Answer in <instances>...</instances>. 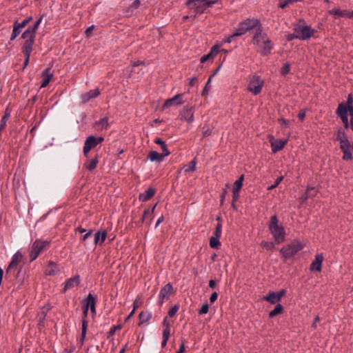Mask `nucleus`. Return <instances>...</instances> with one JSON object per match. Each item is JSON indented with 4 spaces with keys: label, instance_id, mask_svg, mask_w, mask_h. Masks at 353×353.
<instances>
[{
    "label": "nucleus",
    "instance_id": "nucleus-1",
    "mask_svg": "<svg viewBox=\"0 0 353 353\" xmlns=\"http://www.w3.org/2000/svg\"><path fill=\"white\" fill-rule=\"evenodd\" d=\"M42 20L43 16H41L32 26H29L21 34V38L24 40L21 48L22 52L25 55L23 68H26L28 65L30 57L33 49L37 31Z\"/></svg>",
    "mask_w": 353,
    "mask_h": 353
},
{
    "label": "nucleus",
    "instance_id": "nucleus-2",
    "mask_svg": "<svg viewBox=\"0 0 353 353\" xmlns=\"http://www.w3.org/2000/svg\"><path fill=\"white\" fill-rule=\"evenodd\" d=\"M252 43L257 48V51L263 55H267L270 53L273 45L270 39L268 37L266 33L263 32L259 26L255 30L252 38Z\"/></svg>",
    "mask_w": 353,
    "mask_h": 353
},
{
    "label": "nucleus",
    "instance_id": "nucleus-3",
    "mask_svg": "<svg viewBox=\"0 0 353 353\" xmlns=\"http://www.w3.org/2000/svg\"><path fill=\"white\" fill-rule=\"evenodd\" d=\"M89 308L90 309L92 313L96 312V298L90 293L88 294V295L83 301V319L82 321L81 336L80 339L81 345H83L84 340L85 339L88 325V321L86 320V317L88 316Z\"/></svg>",
    "mask_w": 353,
    "mask_h": 353
},
{
    "label": "nucleus",
    "instance_id": "nucleus-4",
    "mask_svg": "<svg viewBox=\"0 0 353 353\" xmlns=\"http://www.w3.org/2000/svg\"><path fill=\"white\" fill-rule=\"evenodd\" d=\"M268 228L277 243H281L285 241V229L282 225H279V220L276 215L270 217Z\"/></svg>",
    "mask_w": 353,
    "mask_h": 353
},
{
    "label": "nucleus",
    "instance_id": "nucleus-5",
    "mask_svg": "<svg viewBox=\"0 0 353 353\" xmlns=\"http://www.w3.org/2000/svg\"><path fill=\"white\" fill-rule=\"evenodd\" d=\"M260 26V21L256 19H247L239 23L234 30V35L238 37L245 34L248 31L258 28Z\"/></svg>",
    "mask_w": 353,
    "mask_h": 353
},
{
    "label": "nucleus",
    "instance_id": "nucleus-6",
    "mask_svg": "<svg viewBox=\"0 0 353 353\" xmlns=\"http://www.w3.org/2000/svg\"><path fill=\"white\" fill-rule=\"evenodd\" d=\"M154 142L158 145H163V152L159 153L157 151H151L148 154V159L151 161L160 163L163 161L164 158L170 154V152L167 148L165 141L160 138H156Z\"/></svg>",
    "mask_w": 353,
    "mask_h": 353
},
{
    "label": "nucleus",
    "instance_id": "nucleus-7",
    "mask_svg": "<svg viewBox=\"0 0 353 353\" xmlns=\"http://www.w3.org/2000/svg\"><path fill=\"white\" fill-rule=\"evenodd\" d=\"M50 241L47 240L36 239L32 244L31 250L29 254L31 261L35 260L40 253L46 248L49 247Z\"/></svg>",
    "mask_w": 353,
    "mask_h": 353
},
{
    "label": "nucleus",
    "instance_id": "nucleus-8",
    "mask_svg": "<svg viewBox=\"0 0 353 353\" xmlns=\"http://www.w3.org/2000/svg\"><path fill=\"white\" fill-rule=\"evenodd\" d=\"M263 83V80L259 75L253 74L249 77L247 89L254 95H257L261 93Z\"/></svg>",
    "mask_w": 353,
    "mask_h": 353
},
{
    "label": "nucleus",
    "instance_id": "nucleus-9",
    "mask_svg": "<svg viewBox=\"0 0 353 353\" xmlns=\"http://www.w3.org/2000/svg\"><path fill=\"white\" fill-rule=\"evenodd\" d=\"M303 245L299 241H294L290 244L283 246L280 252L285 259H289L295 255L298 252L302 250Z\"/></svg>",
    "mask_w": 353,
    "mask_h": 353
},
{
    "label": "nucleus",
    "instance_id": "nucleus-10",
    "mask_svg": "<svg viewBox=\"0 0 353 353\" xmlns=\"http://www.w3.org/2000/svg\"><path fill=\"white\" fill-rule=\"evenodd\" d=\"M348 112H350L351 118H353V105L351 107H345L343 103L339 105L336 113L341 119L345 128H349Z\"/></svg>",
    "mask_w": 353,
    "mask_h": 353
},
{
    "label": "nucleus",
    "instance_id": "nucleus-11",
    "mask_svg": "<svg viewBox=\"0 0 353 353\" xmlns=\"http://www.w3.org/2000/svg\"><path fill=\"white\" fill-rule=\"evenodd\" d=\"M294 32L297 33L298 39L300 40H307L310 39L316 32L310 26L307 25H297L294 29Z\"/></svg>",
    "mask_w": 353,
    "mask_h": 353
},
{
    "label": "nucleus",
    "instance_id": "nucleus-12",
    "mask_svg": "<svg viewBox=\"0 0 353 353\" xmlns=\"http://www.w3.org/2000/svg\"><path fill=\"white\" fill-rule=\"evenodd\" d=\"M104 140L102 137L89 136L85 141L84 146L83 148V154L87 156L89 152L98 144L101 143Z\"/></svg>",
    "mask_w": 353,
    "mask_h": 353
},
{
    "label": "nucleus",
    "instance_id": "nucleus-13",
    "mask_svg": "<svg viewBox=\"0 0 353 353\" xmlns=\"http://www.w3.org/2000/svg\"><path fill=\"white\" fill-rule=\"evenodd\" d=\"M214 3V1H210L208 0H188L186 4L191 8H194L197 12H201Z\"/></svg>",
    "mask_w": 353,
    "mask_h": 353
},
{
    "label": "nucleus",
    "instance_id": "nucleus-14",
    "mask_svg": "<svg viewBox=\"0 0 353 353\" xmlns=\"http://www.w3.org/2000/svg\"><path fill=\"white\" fill-rule=\"evenodd\" d=\"M174 289L171 283H168L161 288L159 294L158 303L159 305H162L165 300H168L170 295L173 293Z\"/></svg>",
    "mask_w": 353,
    "mask_h": 353
},
{
    "label": "nucleus",
    "instance_id": "nucleus-15",
    "mask_svg": "<svg viewBox=\"0 0 353 353\" xmlns=\"http://www.w3.org/2000/svg\"><path fill=\"white\" fill-rule=\"evenodd\" d=\"M285 290H282L279 292H271L268 295L263 297V299L270 302L272 304H274L281 301V298L285 295Z\"/></svg>",
    "mask_w": 353,
    "mask_h": 353
},
{
    "label": "nucleus",
    "instance_id": "nucleus-16",
    "mask_svg": "<svg viewBox=\"0 0 353 353\" xmlns=\"http://www.w3.org/2000/svg\"><path fill=\"white\" fill-rule=\"evenodd\" d=\"M340 148L343 152V159L347 161L352 159L351 144L348 140L340 143Z\"/></svg>",
    "mask_w": 353,
    "mask_h": 353
},
{
    "label": "nucleus",
    "instance_id": "nucleus-17",
    "mask_svg": "<svg viewBox=\"0 0 353 353\" xmlns=\"http://www.w3.org/2000/svg\"><path fill=\"white\" fill-rule=\"evenodd\" d=\"M270 142L273 152L282 150L288 143V139H274L272 136L270 137Z\"/></svg>",
    "mask_w": 353,
    "mask_h": 353
},
{
    "label": "nucleus",
    "instance_id": "nucleus-18",
    "mask_svg": "<svg viewBox=\"0 0 353 353\" xmlns=\"http://www.w3.org/2000/svg\"><path fill=\"white\" fill-rule=\"evenodd\" d=\"M80 283V276L76 275L66 280L63 283V292H65L68 290L77 286Z\"/></svg>",
    "mask_w": 353,
    "mask_h": 353
},
{
    "label": "nucleus",
    "instance_id": "nucleus-19",
    "mask_svg": "<svg viewBox=\"0 0 353 353\" xmlns=\"http://www.w3.org/2000/svg\"><path fill=\"white\" fill-rule=\"evenodd\" d=\"M21 259L22 254H20L19 252L15 253L8 267V269L6 270V274H11L12 271L17 268V265L21 261Z\"/></svg>",
    "mask_w": 353,
    "mask_h": 353
},
{
    "label": "nucleus",
    "instance_id": "nucleus-20",
    "mask_svg": "<svg viewBox=\"0 0 353 353\" xmlns=\"http://www.w3.org/2000/svg\"><path fill=\"white\" fill-rule=\"evenodd\" d=\"M183 103L182 101V94H176L172 98L168 99L164 103L163 108H168L171 106L181 105Z\"/></svg>",
    "mask_w": 353,
    "mask_h": 353
},
{
    "label": "nucleus",
    "instance_id": "nucleus-21",
    "mask_svg": "<svg viewBox=\"0 0 353 353\" xmlns=\"http://www.w3.org/2000/svg\"><path fill=\"white\" fill-rule=\"evenodd\" d=\"M100 94V91L98 88L91 90L81 95V99L83 103H85L92 99L97 97Z\"/></svg>",
    "mask_w": 353,
    "mask_h": 353
},
{
    "label": "nucleus",
    "instance_id": "nucleus-22",
    "mask_svg": "<svg viewBox=\"0 0 353 353\" xmlns=\"http://www.w3.org/2000/svg\"><path fill=\"white\" fill-rule=\"evenodd\" d=\"M243 179L244 178H239L233 184L232 197H234V201H236L240 196L239 191L243 186Z\"/></svg>",
    "mask_w": 353,
    "mask_h": 353
},
{
    "label": "nucleus",
    "instance_id": "nucleus-23",
    "mask_svg": "<svg viewBox=\"0 0 353 353\" xmlns=\"http://www.w3.org/2000/svg\"><path fill=\"white\" fill-rule=\"evenodd\" d=\"M323 260V256L322 254H316L314 261L311 263L310 270L312 271L321 272Z\"/></svg>",
    "mask_w": 353,
    "mask_h": 353
},
{
    "label": "nucleus",
    "instance_id": "nucleus-24",
    "mask_svg": "<svg viewBox=\"0 0 353 353\" xmlns=\"http://www.w3.org/2000/svg\"><path fill=\"white\" fill-rule=\"evenodd\" d=\"M329 13L334 17V18L345 17L351 18V12L347 10H340L339 8L333 9L329 11Z\"/></svg>",
    "mask_w": 353,
    "mask_h": 353
},
{
    "label": "nucleus",
    "instance_id": "nucleus-25",
    "mask_svg": "<svg viewBox=\"0 0 353 353\" xmlns=\"http://www.w3.org/2000/svg\"><path fill=\"white\" fill-rule=\"evenodd\" d=\"M182 119L185 120L188 123H192L194 121V114L191 108L185 107L181 112Z\"/></svg>",
    "mask_w": 353,
    "mask_h": 353
},
{
    "label": "nucleus",
    "instance_id": "nucleus-26",
    "mask_svg": "<svg viewBox=\"0 0 353 353\" xmlns=\"http://www.w3.org/2000/svg\"><path fill=\"white\" fill-rule=\"evenodd\" d=\"M41 77H42L43 81L41 84V88H45L48 85V83L52 79L53 74H52V73L50 72V68H46L42 72Z\"/></svg>",
    "mask_w": 353,
    "mask_h": 353
},
{
    "label": "nucleus",
    "instance_id": "nucleus-27",
    "mask_svg": "<svg viewBox=\"0 0 353 353\" xmlns=\"http://www.w3.org/2000/svg\"><path fill=\"white\" fill-rule=\"evenodd\" d=\"M155 190L153 188H149L144 192L139 194V199L141 201H146L150 199L154 194Z\"/></svg>",
    "mask_w": 353,
    "mask_h": 353
},
{
    "label": "nucleus",
    "instance_id": "nucleus-28",
    "mask_svg": "<svg viewBox=\"0 0 353 353\" xmlns=\"http://www.w3.org/2000/svg\"><path fill=\"white\" fill-rule=\"evenodd\" d=\"M219 52V47L217 46H214L211 50H210V52L203 56L200 61H201V63H205L207 61L212 59L214 56H216Z\"/></svg>",
    "mask_w": 353,
    "mask_h": 353
},
{
    "label": "nucleus",
    "instance_id": "nucleus-29",
    "mask_svg": "<svg viewBox=\"0 0 353 353\" xmlns=\"http://www.w3.org/2000/svg\"><path fill=\"white\" fill-rule=\"evenodd\" d=\"M106 236L107 232L105 230L98 231L94 234V244H102L105 241Z\"/></svg>",
    "mask_w": 353,
    "mask_h": 353
},
{
    "label": "nucleus",
    "instance_id": "nucleus-30",
    "mask_svg": "<svg viewBox=\"0 0 353 353\" xmlns=\"http://www.w3.org/2000/svg\"><path fill=\"white\" fill-rule=\"evenodd\" d=\"M195 167H196V161H195V159H193L189 163L185 165L182 168L181 173L183 174H188L191 172H192L195 170Z\"/></svg>",
    "mask_w": 353,
    "mask_h": 353
},
{
    "label": "nucleus",
    "instance_id": "nucleus-31",
    "mask_svg": "<svg viewBox=\"0 0 353 353\" xmlns=\"http://www.w3.org/2000/svg\"><path fill=\"white\" fill-rule=\"evenodd\" d=\"M98 161V158L96 157L93 159L88 160L85 163L84 167L88 170H92L97 167Z\"/></svg>",
    "mask_w": 353,
    "mask_h": 353
},
{
    "label": "nucleus",
    "instance_id": "nucleus-32",
    "mask_svg": "<svg viewBox=\"0 0 353 353\" xmlns=\"http://www.w3.org/2000/svg\"><path fill=\"white\" fill-rule=\"evenodd\" d=\"M10 117V112L8 108H6L5 110L4 115L1 118L0 123V132L5 128L6 125V123Z\"/></svg>",
    "mask_w": 353,
    "mask_h": 353
},
{
    "label": "nucleus",
    "instance_id": "nucleus-33",
    "mask_svg": "<svg viewBox=\"0 0 353 353\" xmlns=\"http://www.w3.org/2000/svg\"><path fill=\"white\" fill-rule=\"evenodd\" d=\"M152 317V314L148 312H141L139 315V325L148 322Z\"/></svg>",
    "mask_w": 353,
    "mask_h": 353
},
{
    "label": "nucleus",
    "instance_id": "nucleus-34",
    "mask_svg": "<svg viewBox=\"0 0 353 353\" xmlns=\"http://www.w3.org/2000/svg\"><path fill=\"white\" fill-rule=\"evenodd\" d=\"M283 311V307L281 304L280 303H278L275 307L274 308V310H272L270 314H269V316L270 318H273L274 316H276V315L279 314H281Z\"/></svg>",
    "mask_w": 353,
    "mask_h": 353
},
{
    "label": "nucleus",
    "instance_id": "nucleus-35",
    "mask_svg": "<svg viewBox=\"0 0 353 353\" xmlns=\"http://www.w3.org/2000/svg\"><path fill=\"white\" fill-rule=\"evenodd\" d=\"M57 272L56 263L53 261H49L48 268L46 270V274L49 276L54 275Z\"/></svg>",
    "mask_w": 353,
    "mask_h": 353
},
{
    "label": "nucleus",
    "instance_id": "nucleus-36",
    "mask_svg": "<svg viewBox=\"0 0 353 353\" xmlns=\"http://www.w3.org/2000/svg\"><path fill=\"white\" fill-rule=\"evenodd\" d=\"M95 125L99 127V129H106L108 127V119L107 117H103L99 121L95 123Z\"/></svg>",
    "mask_w": 353,
    "mask_h": 353
},
{
    "label": "nucleus",
    "instance_id": "nucleus-37",
    "mask_svg": "<svg viewBox=\"0 0 353 353\" xmlns=\"http://www.w3.org/2000/svg\"><path fill=\"white\" fill-rule=\"evenodd\" d=\"M155 207H156V205L151 210L148 208L144 210L143 214L141 217V223L146 221L148 217L152 216V214H153V212L154 211Z\"/></svg>",
    "mask_w": 353,
    "mask_h": 353
},
{
    "label": "nucleus",
    "instance_id": "nucleus-38",
    "mask_svg": "<svg viewBox=\"0 0 353 353\" xmlns=\"http://www.w3.org/2000/svg\"><path fill=\"white\" fill-rule=\"evenodd\" d=\"M336 139L340 141V143L343 142V141L348 140L347 137L343 129L339 128L337 131Z\"/></svg>",
    "mask_w": 353,
    "mask_h": 353
},
{
    "label": "nucleus",
    "instance_id": "nucleus-39",
    "mask_svg": "<svg viewBox=\"0 0 353 353\" xmlns=\"http://www.w3.org/2000/svg\"><path fill=\"white\" fill-rule=\"evenodd\" d=\"M221 245V242L219 241V238H216L214 236H211L210 239V246L212 248L217 249Z\"/></svg>",
    "mask_w": 353,
    "mask_h": 353
},
{
    "label": "nucleus",
    "instance_id": "nucleus-40",
    "mask_svg": "<svg viewBox=\"0 0 353 353\" xmlns=\"http://www.w3.org/2000/svg\"><path fill=\"white\" fill-rule=\"evenodd\" d=\"M317 190L314 187H307V191L305 192V195L304 196V199H307L309 197L314 196L316 194Z\"/></svg>",
    "mask_w": 353,
    "mask_h": 353
},
{
    "label": "nucleus",
    "instance_id": "nucleus-41",
    "mask_svg": "<svg viewBox=\"0 0 353 353\" xmlns=\"http://www.w3.org/2000/svg\"><path fill=\"white\" fill-rule=\"evenodd\" d=\"M221 232H222V224L219 223L216 226L213 236L216 237V238H220V236H221Z\"/></svg>",
    "mask_w": 353,
    "mask_h": 353
},
{
    "label": "nucleus",
    "instance_id": "nucleus-42",
    "mask_svg": "<svg viewBox=\"0 0 353 353\" xmlns=\"http://www.w3.org/2000/svg\"><path fill=\"white\" fill-rule=\"evenodd\" d=\"M261 246L267 250H272L274 248V243L269 241H262Z\"/></svg>",
    "mask_w": 353,
    "mask_h": 353
},
{
    "label": "nucleus",
    "instance_id": "nucleus-43",
    "mask_svg": "<svg viewBox=\"0 0 353 353\" xmlns=\"http://www.w3.org/2000/svg\"><path fill=\"white\" fill-rule=\"evenodd\" d=\"M170 332V323L167 324V327H165L163 331V339H169Z\"/></svg>",
    "mask_w": 353,
    "mask_h": 353
},
{
    "label": "nucleus",
    "instance_id": "nucleus-44",
    "mask_svg": "<svg viewBox=\"0 0 353 353\" xmlns=\"http://www.w3.org/2000/svg\"><path fill=\"white\" fill-rule=\"evenodd\" d=\"M179 305H174L173 307H172L169 311H168V316L170 317H173L176 313L178 312L179 310Z\"/></svg>",
    "mask_w": 353,
    "mask_h": 353
},
{
    "label": "nucleus",
    "instance_id": "nucleus-45",
    "mask_svg": "<svg viewBox=\"0 0 353 353\" xmlns=\"http://www.w3.org/2000/svg\"><path fill=\"white\" fill-rule=\"evenodd\" d=\"M121 328V325H114L112 326L110 330H109V332H108V337H110V336H112L117 330H120Z\"/></svg>",
    "mask_w": 353,
    "mask_h": 353
},
{
    "label": "nucleus",
    "instance_id": "nucleus-46",
    "mask_svg": "<svg viewBox=\"0 0 353 353\" xmlns=\"http://www.w3.org/2000/svg\"><path fill=\"white\" fill-rule=\"evenodd\" d=\"M209 310V305L208 304L206 303L205 304H203L201 307L199 309V314H207Z\"/></svg>",
    "mask_w": 353,
    "mask_h": 353
},
{
    "label": "nucleus",
    "instance_id": "nucleus-47",
    "mask_svg": "<svg viewBox=\"0 0 353 353\" xmlns=\"http://www.w3.org/2000/svg\"><path fill=\"white\" fill-rule=\"evenodd\" d=\"M12 32L14 34L19 35L21 32V28L18 25V21H15L13 25Z\"/></svg>",
    "mask_w": 353,
    "mask_h": 353
},
{
    "label": "nucleus",
    "instance_id": "nucleus-48",
    "mask_svg": "<svg viewBox=\"0 0 353 353\" xmlns=\"http://www.w3.org/2000/svg\"><path fill=\"white\" fill-rule=\"evenodd\" d=\"M21 271L19 270L17 274V276H16V283H17L19 285V286L22 285V283L23 282V276L21 277Z\"/></svg>",
    "mask_w": 353,
    "mask_h": 353
},
{
    "label": "nucleus",
    "instance_id": "nucleus-49",
    "mask_svg": "<svg viewBox=\"0 0 353 353\" xmlns=\"http://www.w3.org/2000/svg\"><path fill=\"white\" fill-rule=\"evenodd\" d=\"M345 107L353 106V97L352 94H348L346 103H344Z\"/></svg>",
    "mask_w": 353,
    "mask_h": 353
},
{
    "label": "nucleus",
    "instance_id": "nucleus-50",
    "mask_svg": "<svg viewBox=\"0 0 353 353\" xmlns=\"http://www.w3.org/2000/svg\"><path fill=\"white\" fill-rule=\"evenodd\" d=\"M290 65L288 63H285L282 67L281 72L283 75H285L290 72Z\"/></svg>",
    "mask_w": 353,
    "mask_h": 353
},
{
    "label": "nucleus",
    "instance_id": "nucleus-51",
    "mask_svg": "<svg viewBox=\"0 0 353 353\" xmlns=\"http://www.w3.org/2000/svg\"><path fill=\"white\" fill-rule=\"evenodd\" d=\"M283 179V178H277L275 183L273 185L268 186V190H270L275 188L281 182Z\"/></svg>",
    "mask_w": 353,
    "mask_h": 353
},
{
    "label": "nucleus",
    "instance_id": "nucleus-52",
    "mask_svg": "<svg viewBox=\"0 0 353 353\" xmlns=\"http://www.w3.org/2000/svg\"><path fill=\"white\" fill-rule=\"evenodd\" d=\"M283 179V178H277L275 183L273 185L268 186V190H270L275 188L281 182Z\"/></svg>",
    "mask_w": 353,
    "mask_h": 353
},
{
    "label": "nucleus",
    "instance_id": "nucleus-53",
    "mask_svg": "<svg viewBox=\"0 0 353 353\" xmlns=\"http://www.w3.org/2000/svg\"><path fill=\"white\" fill-rule=\"evenodd\" d=\"M288 4V0H279V7L281 8H285Z\"/></svg>",
    "mask_w": 353,
    "mask_h": 353
},
{
    "label": "nucleus",
    "instance_id": "nucleus-54",
    "mask_svg": "<svg viewBox=\"0 0 353 353\" xmlns=\"http://www.w3.org/2000/svg\"><path fill=\"white\" fill-rule=\"evenodd\" d=\"M238 37V36H237V35H234V32L232 34H231V35L228 36V37H226V38L224 39V41H224L225 43H231V42L234 40V39L235 37Z\"/></svg>",
    "mask_w": 353,
    "mask_h": 353
},
{
    "label": "nucleus",
    "instance_id": "nucleus-55",
    "mask_svg": "<svg viewBox=\"0 0 353 353\" xmlns=\"http://www.w3.org/2000/svg\"><path fill=\"white\" fill-rule=\"evenodd\" d=\"M92 235V230H90L88 232H86L84 235L81 237V241H85L86 239H88L89 237H90Z\"/></svg>",
    "mask_w": 353,
    "mask_h": 353
},
{
    "label": "nucleus",
    "instance_id": "nucleus-56",
    "mask_svg": "<svg viewBox=\"0 0 353 353\" xmlns=\"http://www.w3.org/2000/svg\"><path fill=\"white\" fill-rule=\"evenodd\" d=\"M305 114H306V112L305 110H301L298 114V117H299V120L303 121V119L305 117Z\"/></svg>",
    "mask_w": 353,
    "mask_h": 353
},
{
    "label": "nucleus",
    "instance_id": "nucleus-57",
    "mask_svg": "<svg viewBox=\"0 0 353 353\" xmlns=\"http://www.w3.org/2000/svg\"><path fill=\"white\" fill-rule=\"evenodd\" d=\"M217 297H218V294H217V292H214L211 294V296H210V302H211V303H214V302L217 299Z\"/></svg>",
    "mask_w": 353,
    "mask_h": 353
},
{
    "label": "nucleus",
    "instance_id": "nucleus-58",
    "mask_svg": "<svg viewBox=\"0 0 353 353\" xmlns=\"http://www.w3.org/2000/svg\"><path fill=\"white\" fill-rule=\"evenodd\" d=\"M294 39H298L297 33L295 32L294 31L293 34H290L288 35V41H292V40H293Z\"/></svg>",
    "mask_w": 353,
    "mask_h": 353
},
{
    "label": "nucleus",
    "instance_id": "nucleus-59",
    "mask_svg": "<svg viewBox=\"0 0 353 353\" xmlns=\"http://www.w3.org/2000/svg\"><path fill=\"white\" fill-rule=\"evenodd\" d=\"M141 4L140 0H134V2L132 4V7L134 9H137L139 8V6Z\"/></svg>",
    "mask_w": 353,
    "mask_h": 353
},
{
    "label": "nucleus",
    "instance_id": "nucleus-60",
    "mask_svg": "<svg viewBox=\"0 0 353 353\" xmlns=\"http://www.w3.org/2000/svg\"><path fill=\"white\" fill-rule=\"evenodd\" d=\"M210 81H211V77L208 79V82H207V83H206V85H205V88L203 89V94H204L208 92V86H209V85L210 83Z\"/></svg>",
    "mask_w": 353,
    "mask_h": 353
},
{
    "label": "nucleus",
    "instance_id": "nucleus-61",
    "mask_svg": "<svg viewBox=\"0 0 353 353\" xmlns=\"http://www.w3.org/2000/svg\"><path fill=\"white\" fill-rule=\"evenodd\" d=\"M163 220H164V217H163V216L162 215V216H161L158 219V220H157V223H156V224H155V228H157L160 225V223H161L163 221Z\"/></svg>",
    "mask_w": 353,
    "mask_h": 353
},
{
    "label": "nucleus",
    "instance_id": "nucleus-62",
    "mask_svg": "<svg viewBox=\"0 0 353 353\" xmlns=\"http://www.w3.org/2000/svg\"><path fill=\"white\" fill-rule=\"evenodd\" d=\"M279 121L281 122L282 125H284L285 126H288L290 124V121L284 119H281L279 120Z\"/></svg>",
    "mask_w": 353,
    "mask_h": 353
},
{
    "label": "nucleus",
    "instance_id": "nucleus-63",
    "mask_svg": "<svg viewBox=\"0 0 353 353\" xmlns=\"http://www.w3.org/2000/svg\"><path fill=\"white\" fill-rule=\"evenodd\" d=\"M140 305V303L136 299L133 303V310L135 311Z\"/></svg>",
    "mask_w": 353,
    "mask_h": 353
},
{
    "label": "nucleus",
    "instance_id": "nucleus-64",
    "mask_svg": "<svg viewBox=\"0 0 353 353\" xmlns=\"http://www.w3.org/2000/svg\"><path fill=\"white\" fill-rule=\"evenodd\" d=\"M185 352V345L184 343H181V345L179 347V350L176 352V353H184Z\"/></svg>",
    "mask_w": 353,
    "mask_h": 353
}]
</instances>
